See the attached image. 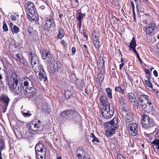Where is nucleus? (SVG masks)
I'll return each mask as SVG.
<instances>
[{"label":"nucleus","instance_id":"obj_42","mask_svg":"<svg viewBox=\"0 0 159 159\" xmlns=\"http://www.w3.org/2000/svg\"><path fill=\"white\" fill-rule=\"evenodd\" d=\"M46 152H43L42 154L36 156L37 159H45Z\"/></svg>","mask_w":159,"mask_h":159},{"label":"nucleus","instance_id":"obj_14","mask_svg":"<svg viewBox=\"0 0 159 159\" xmlns=\"http://www.w3.org/2000/svg\"><path fill=\"white\" fill-rule=\"evenodd\" d=\"M76 114L75 111L72 109H67L62 112L61 115L63 117L65 116H67L69 119H71L75 116Z\"/></svg>","mask_w":159,"mask_h":159},{"label":"nucleus","instance_id":"obj_43","mask_svg":"<svg viewBox=\"0 0 159 159\" xmlns=\"http://www.w3.org/2000/svg\"><path fill=\"white\" fill-rule=\"evenodd\" d=\"M5 147V142L3 139L0 140V148L1 150L4 149Z\"/></svg>","mask_w":159,"mask_h":159},{"label":"nucleus","instance_id":"obj_1","mask_svg":"<svg viewBox=\"0 0 159 159\" xmlns=\"http://www.w3.org/2000/svg\"><path fill=\"white\" fill-rule=\"evenodd\" d=\"M10 80L9 82V88L14 91L16 93L19 94L22 91L21 87L18 86L19 78L16 72H12L10 75Z\"/></svg>","mask_w":159,"mask_h":159},{"label":"nucleus","instance_id":"obj_18","mask_svg":"<svg viewBox=\"0 0 159 159\" xmlns=\"http://www.w3.org/2000/svg\"><path fill=\"white\" fill-rule=\"evenodd\" d=\"M99 100L100 102V105L104 106H108L111 105V103L108 101L107 98L104 94L101 95L99 98Z\"/></svg>","mask_w":159,"mask_h":159},{"label":"nucleus","instance_id":"obj_4","mask_svg":"<svg viewBox=\"0 0 159 159\" xmlns=\"http://www.w3.org/2000/svg\"><path fill=\"white\" fill-rule=\"evenodd\" d=\"M48 70L51 75L54 74L57 71H61L62 70L61 64L59 61L52 62L48 66Z\"/></svg>","mask_w":159,"mask_h":159},{"label":"nucleus","instance_id":"obj_2","mask_svg":"<svg viewBox=\"0 0 159 159\" xmlns=\"http://www.w3.org/2000/svg\"><path fill=\"white\" fill-rule=\"evenodd\" d=\"M25 9L28 12L27 13L28 19L30 20H37V19L35 15V9L36 8L34 4L31 2H28L25 4Z\"/></svg>","mask_w":159,"mask_h":159},{"label":"nucleus","instance_id":"obj_45","mask_svg":"<svg viewBox=\"0 0 159 159\" xmlns=\"http://www.w3.org/2000/svg\"><path fill=\"white\" fill-rule=\"evenodd\" d=\"M61 44L65 47V48L66 49L67 48V44L66 43V41L65 39H62L61 40Z\"/></svg>","mask_w":159,"mask_h":159},{"label":"nucleus","instance_id":"obj_11","mask_svg":"<svg viewBox=\"0 0 159 159\" xmlns=\"http://www.w3.org/2000/svg\"><path fill=\"white\" fill-rule=\"evenodd\" d=\"M10 99L6 95H2L0 97V106L2 107V111L6 112Z\"/></svg>","mask_w":159,"mask_h":159},{"label":"nucleus","instance_id":"obj_21","mask_svg":"<svg viewBox=\"0 0 159 159\" xmlns=\"http://www.w3.org/2000/svg\"><path fill=\"white\" fill-rule=\"evenodd\" d=\"M118 122V119L117 118H114L111 121L107 123V126L108 127H112L117 126V125Z\"/></svg>","mask_w":159,"mask_h":159},{"label":"nucleus","instance_id":"obj_7","mask_svg":"<svg viewBox=\"0 0 159 159\" xmlns=\"http://www.w3.org/2000/svg\"><path fill=\"white\" fill-rule=\"evenodd\" d=\"M35 77L34 76L32 78L30 77V78L25 77L21 78L20 81H21L22 84H23L24 86L26 88L31 89L34 86L33 83L35 81Z\"/></svg>","mask_w":159,"mask_h":159},{"label":"nucleus","instance_id":"obj_26","mask_svg":"<svg viewBox=\"0 0 159 159\" xmlns=\"http://www.w3.org/2000/svg\"><path fill=\"white\" fill-rule=\"evenodd\" d=\"M147 78L148 79V80H145V83L151 89H152L153 87L152 84L150 82V81L151 80V79H152V78L149 75H148L147 76Z\"/></svg>","mask_w":159,"mask_h":159},{"label":"nucleus","instance_id":"obj_19","mask_svg":"<svg viewBox=\"0 0 159 159\" xmlns=\"http://www.w3.org/2000/svg\"><path fill=\"white\" fill-rule=\"evenodd\" d=\"M109 128L106 130L105 134L107 136L111 137L114 134L115 129H117L119 128V126H116L115 127Z\"/></svg>","mask_w":159,"mask_h":159},{"label":"nucleus","instance_id":"obj_55","mask_svg":"<svg viewBox=\"0 0 159 159\" xmlns=\"http://www.w3.org/2000/svg\"><path fill=\"white\" fill-rule=\"evenodd\" d=\"M25 137H28L32 136V134L31 133H30L29 132H27L25 133Z\"/></svg>","mask_w":159,"mask_h":159},{"label":"nucleus","instance_id":"obj_32","mask_svg":"<svg viewBox=\"0 0 159 159\" xmlns=\"http://www.w3.org/2000/svg\"><path fill=\"white\" fill-rule=\"evenodd\" d=\"M34 69H35V70L38 71H43V72H44V71L43 69V68L42 66L40 65V63H39V65H36L34 67Z\"/></svg>","mask_w":159,"mask_h":159},{"label":"nucleus","instance_id":"obj_44","mask_svg":"<svg viewBox=\"0 0 159 159\" xmlns=\"http://www.w3.org/2000/svg\"><path fill=\"white\" fill-rule=\"evenodd\" d=\"M2 29L3 30L5 31H7L8 30V29L7 28V24L6 22L4 21L3 22Z\"/></svg>","mask_w":159,"mask_h":159},{"label":"nucleus","instance_id":"obj_20","mask_svg":"<svg viewBox=\"0 0 159 159\" xmlns=\"http://www.w3.org/2000/svg\"><path fill=\"white\" fill-rule=\"evenodd\" d=\"M86 152L81 148H78L76 151V155L79 159H82L85 156Z\"/></svg>","mask_w":159,"mask_h":159},{"label":"nucleus","instance_id":"obj_23","mask_svg":"<svg viewBox=\"0 0 159 159\" xmlns=\"http://www.w3.org/2000/svg\"><path fill=\"white\" fill-rule=\"evenodd\" d=\"M104 57H100L97 62V66L98 68H102L104 66Z\"/></svg>","mask_w":159,"mask_h":159},{"label":"nucleus","instance_id":"obj_33","mask_svg":"<svg viewBox=\"0 0 159 159\" xmlns=\"http://www.w3.org/2000/svg\"><path fill=\"white\" fill-rule=\"evenodd\" d=\"M136 46V43L134 40V37L133 38L132 41L130 43L129 47L132 50H135V47Z\"/></svg>","mask_w":159,"mask_h":159},{"label":"nucleus","instance_id":"obj_40","mask_svg":"<svg viewBox=\"0 0 159 159\" xmlns=\"http://www.w3.org/2000/svg\"><path fill=\"white\" fill-rule=\"evenodd\" d=\"M63 31L62 29H60L59 30L58 34L57 35V38L58 39H61L64 36L63 35Z\"/></svg>","mask_w":159,"mask_h":159},{"label":"nucleus","instance_id":"obj_17","mask_svg":"<svg viewBox=\"0 0 159 159\" xmlns=\"http://www.w3.org/2000/svg\"><path fill=\"white\" fill-rule=\"evenodd\" d=\"M40 52L42 55L43 59L46 60L48 63L52 60L50 52L48 50H40Z\"/></svg>","mask_w":159,"mask_h":159},{"label":"nucleus","instance_id":"obj_60","mask_svg":"<svg viewBox=\"0 0 159 159\" xmlns=\"http://www.w3.org/2000/svg\"><path fill=\"white\" fill-rule=\"evenodd\" d=\"M130 3H131V6L132 7L133 9H134V4L133 2L132 1H131Z\"/></svg>","mask_w":159,"mask_h":159},{"label":"nucleus","instance_id":"obj_12","mask_svg":"<svg viewBox=\"0 0 159 159\" xmlns=\"http://www.w3.org/2000/svg\"><path fill=\"white\" fill-rule=\"evenodd\" d=\"M28 57L29 59L31 60V64L32 67L34 69V66L39 64V58L35 53H32L31 52L28 54Z\"/></svg>","mask_w":159,"mask_h":159},{"label":"nucleus","instance_id":"obj_8","mask_svg":"<svg viewBox=\"0 0 159 159\" xmlns=\"http://www.w3.org/2000/svg\"><path fill=\"white\" fill-rule=\"evenodd\" d=\"M148 98V96L144 94H143L139 96V100L140 102V105L143 108H147V107L151 105V102Z\"/></svg>","mask_w":159,"mask_h":159},{"label":"nucleus","instance_id":"obj_13","mask_svg":"<svg viewBox=\"0 0 159 159\" xmlns=\"http://www.w3.org/2000/svg\"><path fill=\"white\" fill-rule=\"evenodd\" d=\"M92 38L93 43L95 48L98 49H99L101 45V43H100V34L98 33L94 32L92 34Z\"/></svg>","mask_w":159,"mask_h":159},{"label":"nucleus","instance_id":"obj_6","mask_svg":"<svg viewBox=\"0 0 159 159\" xmlns=\"http://www.w3.org/2000/svg\"><path fill=\"white\" fill-rule=\"evenodd\" d=\"M43 129V125L39 120L35 121L34 123L33 122H31L28 126V129L30 132L40 131Z\"/></svg>","mask_w":159,"mask_h":159},{"label":"nucleus","instance_id":"obj_27","mask_svg":"<svg viewBox=\"0 0 159 159\" xmlns=\"http://www.w3.org/2000/svg\"><path fill=\"white\" fill-rule=\"evenodd\" d=\"M13 24L12 23H10V26L11 28V31L13 33H17L19 30V28L16 25H14L13 27Z\"/></svg>","mask_w":159,"mask_h":159},{"label":"nucleus","instance_id":"obj_51","mask_svg":"<svg viewBox=\"0 0 159 159\" xmlns=\"http://www.w3.org/2000/svg\"><path fill=\"white\" fill-rule=\"evenodd\" d=\"M94 141H95L97 143L100 142V140L99 139H98V138L96 137L95 136L93 137V139L92 140V142H94Z\"/></svg>","mask_w":159,"mask_h":159},{"label":"nucleus","instance_id":"obj_50","mask_svg":"<svg viewBox=\"0 0 159 159\" xmlns=\"http://www.w3.org/2000/svg\"><path fill=\"white\" fill-rule=\"evenodd\" d=\"M43 152H46L45 151H39V152H35L36 156H37L38 155H40L42 154V153Z\"/></svg>","mask_w":159,"mask_h":159},{"label":"nucleus","instance_id":"obj_16","mask_svg":"<svg viewBox=\"0 0 159 159\" xmlns=\"http://www.w3.org/2000/svg\"><path fill=\"white\" fill-rule=\"evenodd\" d=\"M156 28L155 23L154 22H151L146 26L145 29L146 33L148 35H152Z\"/></svg>","mask_w":159,"mask_h":159},{"label":"nucleus","instance_id":"obj_31","mask_svg":"<svg viewBox=\"0 0 159 159\" xmlns=\"http://www.w3.org/2000/svg\"><path fill=\"white\" fill-rule=\"evenodd\" d=\"M85 16V13L82 14L79 12L76 18L78 21H82L84 18Z\"/></svg>","mask_w":159,"mask_h":159},{"label":"nucleus","instance_id":"obj_53","mask_svg":"<svg viewBox=\"0 0 159 159\" xmlns=\"http://www.w3.org/2000/svg\"><path fill=\"white\" fill-rule=\"evenodd\" d=\"M4 82V80L3 79L2 75L0 74V84L2 85Z\"/></svg>","mask_w":159,"mask_h":159},{"label":"nucleus","instance_id":"obj_24","mask_svg":"<svg viewBox=\"0 0 159 159\" xmlns=\"http://www.w3.org/2000/svg\"><path fill=\"white\" fill-rule=\"evenodd\" d=\"M43 145L38 142L35 147V152H39V151H43Z\"/></svg>","mask_w":159,"mask_h":159},{"label":"nucleus","instance_id":"obj_15","mask_svg":"<svg viewBox=\"0 0 159 159\" xmlns=\"http://www.w3.org/2000/svg\"><path fill=\"white\" fill-rule=\"evenodd\" d=\"M128 129L129 133L132 136H135L138 133V129L136 124L130 123L128 125Z\"/></svg>","mask_w":159,"mask_h":159},{"label":"nucleus","instance_id":"obj_38","mask_svg":"<svg viewBox=\"0 0 159 159\" xmlns=\"http://www.w3.org/2000/svg\"><path fill=\"white\" fill-rule=\"evenodd\" d=\"M128 97L130 102L132 101L134 99L136 98L135 95L132 93H129L128 94Z\"/></svg>","mask_w":159,"mask_h":159},{"label":"nucleus","instance_id":"obj_46","mask_svg":"<svg viewBox=\"0 0 159 159\" xmlns=\"http://www.w3.org/2000/svg\"><path fill=\"white\" fill-rule=\"evenodd\" d=\"M22 115L25 117H29L31 115V114L30 113V112H21Z\"/></svg>","mask_w":159,"mask_h":159},{"label":"nucleus","instance_id":"obj_48","mask_svg":"<svg viewBox=\"0 0 159 159\" xmlns=\"http://www.w3.org/2000/svg\"><path fill=\"white\" fill-rule=\"evenodd\" d=\"M28 90L25 89L22 92V94H24L26 97L29 98Z\"/></svg>","mask_w":159,"mask_h":159},{"label":"nucleus","instance_id":"obj_49","mask_svg":"<svg viewBox=\"0 0 159 159\" xmlns=\"http://www.w3.org/2000/svg\"><path fill=\"white\" fill-rule=\"evenodd\" d=\"M33 28L31 27H29L28 29V32L30 36L31 37V35L32 34Z\"/></svg>","mask_w":159,"mask_h":159},{"label":"nucleus","instance_id":"obj_39","mask_svg":"<svg viewBox=\"0 0 159 159\" xmlns=\"http://www.w3.org/2000/svg\"><path fill=\"white\" fill-rule=\"evenodd\" d=\"M64 95L66 98L69 99L72 96V94L69 90H66L64 92Z\"/></svg>","mask_w":159,"mask_h":159},{"label":"nucleus","instance_id":"obj_35","mask_svg":"<svg viewBox=\"0 0 159 159\" xmlns=\"http://www.w3.org/2000/svg\"><path fill=\"white\" fill-rule=\"evenodd\" d=\"M115 90L116 92H118L122 94H123L124 93V90L122 89L120 86H117L115 88Z\"/></svg>","mask_w":159,"mask_h":159},{"label":"nucleus","instance_id":"obj_41","mask_svg":"<svg viewBox=\"0 0 159 159\" xmlns=\"http://www.w3.org/2000/svg\"><path fill=\"white\" fill-rule=\"evenodd\" d=\"M131 103H133V104L136 106L137 108L138 109V106L139 105V102L137 100V99L136 98H135L131 102Z\"/></svg>","mask_w":159,"mask_h":159},{"label":"nucleus","instance_id":"obj_63","mask_svg":"<svg viewBox=\"0 0 159 159\" xmlns=\"http://www.w3.org/2000/svg\"><path fill=\"white\" fill-rule=\"evenodd\" d=\"M90 137H92V138H93L95 136L94 134L92 133H91L90 134Z\"/></svg>","mask_w":159,"mask_h":159},{"label":"nucleus","instance_id":"obj_36","mask_svg":"<svg viewBox=\"0 0 159 159\" xmlns=\"http://www.w3.org/2000/svg\"><path fill=\"white\" fill-rule=\"evenodd\" d=\"M119 102L121 106H125L126 105V101L122 97L119 98Z\"/></svg>","mask_w":159,"mask_h":159},{"label":"nucleus","instance_id":"obj_64","mask_svg":"<svg viewBox=\"0 0 159 159\" xmlns=\"http://www.w3.org/2000/svg\"><path fill=\"white\" fill-rule=\"evenodd\" d=\"M39 8L40 9L43 10L45 8V7L43 6H42L40 7Z\"/></svg>","mask_w":159,"mask_h":159},{"label":"nucleus","instance_id":"obj_3","mask_svg":"<svg viewBox=\"0 0 159 159\" xmlns=\"http://www.w3.org/2000/svg\"><path fill=\"white\" fill-rule=\"evenodd\" d=\"M114 113V109L112 105L102 107V114L105 119L110 118Z\"/></svg>","mask_w":159,"mask_h":159},{"label":"nucleus","instance_id":"obj_22","mask_svg":"<svg viewBox=\"0 0 159 159\" xmlns=\"http://www.w3.org/2000/svg\"><path fill=\"white\" fill-rule=\"evenodd\" d=\"M125 120L127 122H130L133 119V114L130 112H128L125 116Z\"/></svg>","mask_w":159,"mask_h":159},{"label":"nucleus","instance_id":"obj_9","mask_svg":"<svg viewBox=\"0 0 159 159\" xmlns=\"http://www.w3.org/2000/svg\"><path fill=\"white\" fill-rule=\"evenodd\" d=\"M28 89L29 98L33 97L34 98V101L35 100L36 102L40 101V94L39 91L34 87V86L31 89Z\"/></svg>","mask_w":159,"mask_h":159},{"label":"nucleus","instance_id":"obj_62","mask_svg":"<svg viewBox=\"0 0 159 159\" xmlns=\"http://www.w3.org/2000/svg\"><path fill=\"white\" fill-rule=\"evenodd\" d=\"M133 15L134 17V22H135L136 21L135 13H134Z\"/></svg>","mask_w":159,"mask_h":159},{"label":"nucleus","instance_id":"obj_59","mask_svg":"<svg viewBox=\"0 0 159 159\" xmlns=\"http://www.w3.org/2000/svg\"><path fill=\"white\" fill-rule=\"evenodd\" d=\"M124 65V63H121L119 65V69L120 70H122L123 66Z\"/></svg>","mask_w":159,"mask_h":159},{"label":"nucleus","instance_id":"obj_54","mask_svg":"<svg viewBox=\"0 0 159 159\" xmlns=\"http://www.w3.org/2000/svg\"><path fill=\"white\" fill-rule=\"evenodd\" d=\"M82 159H95L94 158H90L89 156H84V157H83V158Z\"/></svg>","mask_w":159,"mask_h":159},{"label":"nucleus","instance_id":"obj_58","mask_svg":"<svg viewBox=\"0 0 159 159\" xmlns=\"http://www.w3.org/2000/svg\"><path fill=\"white\" fill-rule=\"evenodd\" d=\"M145 72L146 74L148 75H150V72L149 70L147 69H146L145 70Z\"/></svg>","mask_w":159,"mask_h":159},{"label":"nucleus","instance_id":"obj_30","mask_svg":"<svg viewBox=\"0 0 159 159\" xmlns=\"http://www.w3.org/2000/svg\"><path fill=\"white\" fill-rule=\"evenodd\" d=\"M16 59L17 61H20V63H24V60L22 54L18 53L16 55Z\"/></svg>","mask_w":159,"mask_h":159},{"label":"nucleus","instance_id":"obj_56","mask_svg":"<svg viewBox=\"0 0 159 159\" xmlns=\"http://www.w3.org/2000/svg\"><path fill=\"white\" fill-rule=\"evenodd\" d=\"M10 17L11 19L14 21L16 20V16L14 15L11 16Z\"/></svg>","mask_w":159,"mask_h":159},{"label":"nucleus","instance_id":"obj_47","mask_svg":"<svg viewBox=\"0 0 159 159\" xmlns=\"http://www.w3.org/2000/svg\"><path fill=\"white\" fill-rule=\"evenodd\" d=\"M151 143L157 146L159 145V139H155L151 142Z\"/></svg>","mask_w":159,"mask_h":159},{"label":"nucleus","instance_id":"obj_10","mask_svg":"<svg viewBox=\"0 0 159 159\" xmlns=\"http://www.w3.org/2000/svg\"><path fill=\"white\" fill-rule=\"evenodd\" d=\"M53 25H55V23L53 17L51 16H47L45 24L43 27V30L48 32Z\"/></svg>","mask_w":159,"mask_h":159},{"label":"nucleus","instance_id":"obj_29","mask_svg":"<svg viewBox=\"0 0 159 159\" xmlns=\"http://www.w3.org/2000/svg\"><path fill=\"white\" fill-rule=\"evenodd\" d=\"M144 91L142 88L139 87L136 88L135 90V93H136L137 96L138 97L139 96H140V95H143V93Z\"/></svg>","mask_w":159,"mask_h":159},{"label":"nucleus","instance_id":"obj_25","mask_svg":"<svg viewBox=\"0 0 159 159\" xmlns=\"http://www.w3.org/2000/svg\"><path fill=\"white\" fill-rule=\"evenodd\" d=\"M39 78L41 81L45 82L47 79L46 75L44 72L42 73L39 72Z\"/></svg>","mask_w":159,"mask_h":159},{"label":"nucleus","instance_id":"obj_57","mask_svg":"<svg viewBox=\"0 0 159 159\" xmlns=\"http://www.w3.org/2000/svg\"><path fill=\"white\" fill-rule=\"evenodd\" d=\"M153 74L156 77H157L158 75V73L157 71L156 70H154L153 71Z\"/></svg>","mask_w":159,"mask_h":159},{"label":"nucleus","instance_id":"obj_28","mask_svg":"<svg viewBox=\"0 0 159 159\" xmlns=\"http://www.w3.org/2000/svg\"><path fill=\"white\" fill-rule=\"evenodd\" d=\"M32 39L34 40H37L39 39L38 34L36 30H34L32 31V34L31 35Z\"/></svg>","mask_w":159,"mask_h":159},{"label":"nucleus","instance_id":"obj_5","mask_svg":"<svg viewBox=\"0 0 159 159\" xmlns=\"http://www.w3.org/2000/svg\"><path fill=\"white\" fill-rule=\"evenodd\" d=\"M142 117L141 122L143 128L147 129L153 126L155 123L152 119L146 115H143Z\"/></svg>","mask_w":159,"mask_h":159},{"label":"nucleus","instance_id":"obj_52","mask_svg":"<svg viewBox=\"0 0 159 159\" xmlns=\"http://www.w3.org/2000/svg\"><path fill=\"white\" fill-rule=\"evenodd\" d=\"M117 159H124L125 158L124 157L122 154H118L117 156Z\"/></svg>","mask_w":159,"mask_h":159},{"label":"nucleus","instance_id":"obj_61","mask_svg":"<svg viewBox=\"0 0 159 159\" xmlns=\"http://www.w3.org/2000/svg\"><path fill=\"white\" fill-rule=\"evenodd\" d=\"M79 21V28L80 29L81 28V25H82V21Z\"/></svg>","mask_w":159,"mask_h":159},{"label":"nucleus","instance_id":"obj_37","mask_svg":"<svg viewBox=\"0 0 159 159\" xmlns=\"http://www.w3.org/2000/svg\"><path fill=\"white\" fill-rule=\"evenodd\" d=\"M106 91L107 93L108 97L110 98H112L111 89L110 88H107L106 89Z\"/></svg>","mask_w":159,"mask_h":159},{"label":"nucleus","instance_id":"obj_34","mask_svg":"<svg viewBox=\"0 0 159 159\" xmlns=\"http://www.w3.org/2000/svg\"><path fill=\"white\" fill-rule=\"evenodd\" d=\"M42 108L43 111H44L46 112H47L48 114H49L50 113V109L48 108L47 103H45L43 104L42 106Z\"/></svg>","mask_w":159,"mask_h":159}]
</instances>
